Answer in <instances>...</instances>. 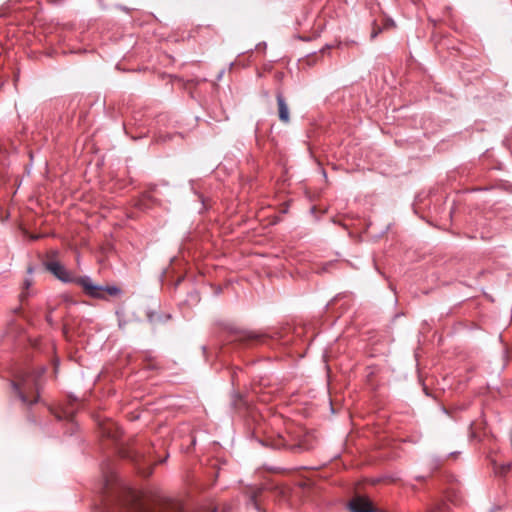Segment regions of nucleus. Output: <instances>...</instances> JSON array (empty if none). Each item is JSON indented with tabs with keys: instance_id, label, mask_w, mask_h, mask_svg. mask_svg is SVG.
<instances>
[{
	"instance_id": "obj_1",
	"label": "nucleus",
	"mask_w": 512,
	"mask_h": 512,
	"mask_svg": "<svg viewBox=\"0 0 512 512\" xmlns=\"http://www.w3.org/2000/svg\"><path fill=\"white\" fill-rule=\"evenodd\" d=\"M13 388L20 400L26 405H32L39 400L36 376L25 374L17 382H12Z\"/></svg>"
},
{
	"instance_id": "obj_2",
	"label": "nucleus",
	"mask_w": 512,
	"mask_h": 512,
	"mask_svg": "<svg viewBox=\"0 0 512 512\" xmlns=\"http://www.w3.org/2000/svg\"><path fill=\"white\" fill-rule=\"evenodd\" d=\"M76 284L81 286L85 293L92 298L103 299L105 292L111 296H117L121 293L120 288L117 286H101L94 284L89 276L78 277Z\"/></svg>"
},
{
	"instance_id": "obj_3",
	"label": "nucleus",
	"mask_w": 512,
	"mask_h": 512,
	"mask_svg": "<svg viewBox=\"0 0 512 512\" xmlns=\"http://www.w3.org/2000/svg\"><path fill=\"white\" fill-rule=\"evenodd\" d=\"M46 269L57 279L64 283H76L78 277L72 275L60 262L50 261L45 264Z\"/></svg>"
},
{
	"instance_id": "obj_4",
	"label": "nucleus",
	"mask_w": 512,
	"mask_h": 512,
	"mask_svg": "<svg viewBox=\"0 0 512 512\" xmlns=\"http://www.w3.org/2000/svg\"><path fill=\"white\" fill-rule=\"evenodd\" d=\"M350 512H377L372 501L364 495L354 496L348 503Z\"/></svg>"
},
{
	"instance_id": "obj_5",
	"label": "nucleus",
	"mask_w": 512,
	"mask_h": 512,
	"mask_svg": "<svg viewBox=\"0 0 512 512\" xmlns=\"http://www.w3.org/2000/svg\"><path fill=\"white\" fill-rule=\"evenodd\" d=\"M276 99L278 104L279 119L284 123H288L290 120L289 109L283 95L278 93Z\"/></svg>"
},
{
	"instance_id": "obj_6",
	"label": "nucleus",
	"mask_w": 512,
	"mask_h": 512,
	"mask_svg": "<svg viewBox=\"0 0 512 512\" xmlns=\"http://www.w3.org/2000/svg\"><path fill=\"white\" fill-rule=\"evenodd\" d=\"M256 497H257V495H256V494H253V495L251 496V498H250V502H249V504H251V505L253 506V508H254V509L259 510V505H258V502H257V500H256Z\"/></svg>"
},
{
	"instance_id": "obj_7",
	"label": "nucleus",
	"mask_w": 512,
	"mask_h": 512,
	"mask_svg": "<svg viewBox=\"0 0 512 512\" xmlns=\"http://www.w3.org/2000/svg\"><path fill=\"white\" fill-rule=\"evenodd\" d=\"M258 336L253 333V332H244L243 335L241 336V339L242 338H248V339H254V338H257Z\"/></svg>"
},
{
	"instance_id": "obj_8",
	"label": "nucleus",
	"mask_w": 512,
	"mask_h": 512,
	"mask_svg": "<svg viewBox=\"0 0 512 512\" xmlns=\"http://www.w3.org/2000/svg\"><path fill=\"white\" fill-rule=\"evenodd\" d=\"M31 285H32L31 280L26 279V280L24 281V287H25V289H28Z\"/></svg>"
},
{
	"instance_id": "obj_9",
	"label": "nucleus",
	"mask_w": 512,
	"mask_h": 512,
	"mask_svg": "<svg viewBox=\"0 0 512 512\" xmlns=\"http://www.w3.org/2000/svg\"><path fill=\"white\" fill-rule=\"evenodd\" d=\"M377 34H378V32H373V33H372V35H371V37H372V38H375V37L377 36Z\"/></svg>"
},
{
	"instance_id": "obj_10",
	"label": "nucleus",
	"mask_w": 512,
	"mask_h": 512,
	"mask_svg": "<svg viewBox=\"0 0 512 512\" xmlns=\"http://www.w3.org/2000/svg\"><path fill=\"white\" fill-rule=\"evenodd\" d=\"M26 296H27V295H26L24 292H22V293H21V295H20L21 299H23V298H24V297H26Z\"/></svg>"
}]
</instances>
